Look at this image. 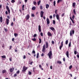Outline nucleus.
I'll return each mask as SVG.
<instances>
[{
  "instance_id": "18",
  "label": "nucleus",
  "mask_w": 79,
  "mask_h": 79,
  "mask_svg": "<svg viewBox=\"0 0 79 79\" xmlns=\"http://www.w3.org/2000/svg\"><path fill=\"white\" fill-rule=\"evenodd\" d=\"M0 22L2 23L3 22V17L2 16L0 17Z\"/></svg>"
},
{
  "instance_id": "48",
  "label": "nucleus",
  "mask_w": 79,
  "mask_h": 79,
  "mask_svg": "<svg viewBox=\"0 0 79 79\" xmlns=\"http://www.w3.org/2000/svg\"><path fill=\"white\" fill-rule=\"evenodd\" d=\"M40 35L41 36H43V33L42 32H41L40 33Z\"/></svg>"
},
{
  "instance_id": "59",
  "label": "nucleus",
  "mask_w": 79,
  "mask_h": 79,
  "mask_svg": "<svg viewBox=\"0 0 79 79\" xmlns=\"http://www.w3.org/2000/svg\"><path fill=\"white\" fill-rule=\"evenodd\" d=\"M39 67L40 68H42V66H41V65L40 64L39 65Z\"/></svg>"
},
{
  "instance_id": "35",
  "label": "nucleus",
  "mask_w": 79,
  "mask_h": 79,
  "mask_svg": "<svg viewBox=\"0 0 79 79\" xmlns=\"http://www.w3.org/2000/svg\"><path fill=\"white\" fill-rule=\"evenodd\" d=\"M11 3H15V0H12L11 1Z\"/></svg>"
},
{
  "instance_id": "53",
  "label": "nucleus",
  "mask_w": 79,
  "mask_h": 79,
  "mask_svg": "<svg viewBox=\"0 0 79 79\" xmlns=\"http://www.w3.org/2000/svg\"><path fill=\"white\" fill-rule=\"evenodd\" d=\"M57 10L56 9L55 11V13L56 14H57Z\"/></svg>"
},
{
  "instance_id": "9",
  "label": "nucleus",
  "mask_w": 79,
  "mask_h": 79,
  "mask_svg": "<svg viewBox=\"0 0 79 79\" xmlns=\"http://www.w3.org/2000/svg\"><path fill=\"white\" fill-rule=\"evenodd\" d=\"M65 54L66 55L67 58H69V52L68 51H67Z\"/></svg>"
},
{
  "instance_id": "51",
  "label": "nucleus",
  "mask_w": 79,
  "mask_h": 79,
  "mask_svg": "<svg viewBox=\"0 0 79 79\" xmlns=\"http://www.w3.org/2000/svg\"><path fill=\"white\" fill-rule=\"evenodd\" d=\"M10 24H11V26H13V22H12V23Z\"/></svg>"
},
{
  "instance_id": "13",
  "label": "nucleus",
  "mask_w": 79,
  "mask_h": 79,
  "mask_svg": "<svg viewBox=\"0 0 79 79\" xmlns=\"http://www.w3.org/2000/svg\"><path fill=\"white\" fill-rule=\"evenodd\" d=\"M25 18L26 20H28V19H29V14L27 15H26Z\"/></svg>"
},
{
  "instance_id": "61",
  "label": "nucleus",
  "mask_w": 79,
  "mask_h": 79,
  "mask_svg": "<svg viewBox=\"0 0 79 79\" xmlns=\"http://www.w3.org/2000/svg\"><path fill=\"white\" fill-rule=\"evenodd\" d=\"M72 18H73V19H74V15H73Z\"/></svg>"
},
{
  "instance_id": "16",
  "label": "nucleus",
  "mask_w": 79,
  "mask_h": 79,
  "mask_svg": "<svg viewBox=\"0 0 79 79\" xmlns=\"http://www.w3.org/2000/svg\"><path fill=\"white\" fill-rule=\"evenodd\" d=\"M48 36H52V35L50 32H48Z\"/></svg>"
},
{
  "instance_id": "56",
  "label": "nucleus",
  "mask_w": 79,
  "mask_h": 79,
  "mask_svg": "<svg viewBox=\"0 0 79 79\" xmlns=\"http://www.w3.org/2000/svg\"><path fill=\"white\" fill-rule=\"evenodd\" d=\"M64 13L62 14V17H63V16H64Z\"/></svg>"
},
{
  "instance_id": "46",
  "label": "nucleus",
  "mask_w": 79,
  "mask_h": 79,
  "mask_svg": "<svg viewBox=\"0 0 79 79\" xmlns=\"http://www.w3.org/2000/svg\"><path fill=\"white\" fill-rule=\"evenodd\" d=\"M17 74L16 73H15V74H14V77H16V76H17Z\"/></svg>"
},
{
  "instance_id": "31",
  "label": "nucleus",
  "mask_w": 79,
  "mask_h": 79,
  "mask_svg": "<svg viewBox=\"0 0 79 79\" xmlns=\"http://www.w3.org/2000/svg\"><path fill=\"white\" fill-rule=\"evenodd\" d=\"M32 40L33 41H36V39L35 38H34L32 39Z\"/></svg>"
},
{
  "instance_id": "60",
  "label": "nucleus",
  "mask_w": 79,
  "mask_h": 79,
  "mask_svg": "<svg viewBox=\"0 0 79 79\" xmlns=\"http://www.w3.org/2000/svg\"><path fill=\"white\" fill-rule=\"evenodd\" d=\"M7 18L8 19H10V17L8 15L7 16Z\"/></svg>"
},
{
  "instance_id": "36",
  "label": "nucleus",
  "mask_w": 79,
  "mask_h": 79,
  "mask_svg": "<svg viewBox=\"0 0 79 79\" xmlns=\"http://www.w3.org/2000/svg\"><path fill=\"white\" fill-rule=\"evenodd\" d=\"M73 68V66H72V65H71L69 67V69H71V68Z\"/></svg>"
},
{
  "instance_id": "3",
  "label": "nucleus",
  "mask_w": 79,
  "mask_h": 79,
  "mask_svg": "<svg viewBox=\"0 0 79 79\" xmlns=\"http://www.w3.org/2000/svg\"><path fill=\"white\" fill-rule=\"evenodd\" d=\"M45 45L44 44L43 47L42 52L43 53H45Z\"/></svg>"
},
{
  "instance_id": "52",
  "label": "nucleus",
  "mask_w": 79,
  "mask_h": 79,
  "mask_svg": "<svg viewBox=\"0 0 79 79\" xmlns=\"http://www.w3.org/2000/svg\"><path fill=\"white\" fill-rule=\"evenodd\" d=\"M15 40V38H13L12 39V41H13Z\"/></svg>"
},
{
  "instance_id": "50",
  "label": "nucleus",
  "mask_w": 79,
  "mask_h": 79,
  "mask_svg": "<svg viewBox=\"0 0 79 79\" xmlns=\"http://www.w3.org/2000/svg\"><path fill=\"white\" fill-rule=\"evenodd\" d=\"M32 63H33V61H31V62L29 63V64H30L31 65H32Z\"/></svg>"
},
{
  "instance_id": "58",
  "label": "nucleus",
  "mask_w": 79,
  "mask_h": 79,
  "mask_svg": "<svg viewBox=\"0 0 79 79\" xmlns=\"http://www.w3.org/2000/svg\"><path fill=\"white\" fill-rule=\"evenodd\" d=\"M5 14L6 15H8V11H6Z\"/></svg>"
},
{
  "instance_id": "62",
  "label": "nucleus",
  "mask_w": 79,
  "mask_h": 79,
  "mask_svg": "<svg viewBox=\"0 0 79 79\" xmlns=\"http://www.w3.org/2000/svg\"><path fill=\"white\" fill-rule=\"evenodd\" d=\"M49 18L50 19H52V15L50 16L49 17Z\"/></svg>"
},
{
  "instance_id": "7",
  "label": "nucleus",
  "mask_w": 79,
  "mask_h": 79,
  "mask_svg": "<svg viewBox=\"0 0 79 79\" xmlns=\"http://www.w3.org/2000/svg\"><path fill=\"white\" fill-rule=\"evenodd\" d=\"M63 47V41H62L61 42L60 46L59 48L60 50H61V48Z\"/></svg>"
},
{
  "instance_id": "4",
  "label": "nucleus",
  "mask_w": 79,
  "mask_h": 79,
  "mask_svg": "<svg viewBox=\"0 0 79 79\" xmlns=\"http://www.w3.org/2000/svg\"><path fill=\"white\" fill-rule=\"evenodd\" d=\"M6 8L7 11H8L9 15H10V8H9L8 6H6Z\"/></svg>"
},
{
  "instance_id": "1",
  "label": "nucleus",
  "mask_w": 79,
  "mask_h": 79,
  "mask_svg": "<svg viewBox=\"0 0 79 79\" xmlns=\"http://www.w3.org/2000/svg\"><path fill=\"white\" fill-rule=\"evenodd\" d=\"M52 51H50L49 53L48 54V56L49 59H52Z\"/></svg>"
},
{
  "instance_id": "20",
  "label": "nucleus",
  "mask_w": 79,
  "mask_h": 79,
  "mask_svg": "<svg viewBox=\"0 0 79 79\" xmlns=\"http://www.w3.org/2000/svg\"><path fill=\"white\" fill-rule=\"evenodd\" d=\"M6 73V70H3L2 71V74H4V73Z\"/></svg>"
},
{
  "instance_id": "54",
  "label": "nucleus",
  "mask_w": 79,
  "mask_h": 79,
  "mask_svg": "<svg viewBox=\"0 0 79 79\" xmlns=\"http://www.w3.org/2000/svg\"><path fill=\"white\" fill-rule=\"evenodd\" d=\"M35 15H34V14H31V16L32 17H34V16Z\"/></svg>"
},
{
  "instance_id": "6",
  "label": "nucleus",
  "mask_w": 79,
  "mask_h": 79,
  "mask_svg": "<svg viewBox=\"0 0 79 79\" xmlns=\"http://www.w3.org/2000/svg\"><path fill=\"white\" fill-rule=\"evenodd\" d=\"M56 17L57 18V20H58L59 21H60V15H58V14H56Z\"/></svg>"
},
{
  "instance_id": "57",
  "label": "nucleus",
  "mask_w": 79,
  "mask_h": 79,
  "mask_svg": "<svg viewBox=\"0 0 79 79\" xmlns=\"http://www.w3.org/2000/svg\"><path fill=\"white\" fill-rule=\"evenodd\" d=\"M23 59H26V56L25 55L23 56Z\"/></svg>"
},
{
  "instance_id": "17",
  "label": "nucleus",
  "mask_w": 79,
  "mask_h": 79,
  "mask_svg": "<svg viewBox=\"0 0 79 79\" xmlns=\"http://www.w3.org/2000/svg\"><path fill=\"white\" fill-rule=\"evenodd\" d=\"M45 44L46 45V48H47L48 47V44L47 42H45Z\"/></svg>"
},
{
  "instance_id": "49",
  "label": "nucleus",
  "mask_w": 79,
  "mask_h": 79,
  "mask_svg": "<svg viewBox=\"0 0 79 79\" xmlns=\"http://www.w3.org/2000/svg\"><path fill=\"white\" fill-rule=\"evenodd\" d=\"M32 53H34V54H35V51H33Z\"/></svg>"
},
{
  "instance_id": "32",
  "label": "nucleus",
  "mask_w": 79,
  "mask_h": 79,
  "mask_svg": "<svg viewBox=\"0 0 79 79\" xmlns=\"http://www.w3.org/2000/svg\"><path fill=\"white\" fill-rule=\"evenodd\" d=\"M68 44V40H67L65 41V44L67 45Z\"/></svg>"
},
{
  "instance_id": "42",
  "label": "nucleus",
  "mask_w": 79,
  "mask_h": 79,
  "mask_svg": "<svg viewBox=\"0 0 79 79\" xmlns=\"http://www.w3.org/2000/svg\"><path fill=\"white\" fill-rule=\"evenodd\" d=\"M71 42H70L69 43V47H71Z\"/></svg>"
},
{
  "instance_id": "2",
  "label": "nucleus",
  "mask_w": 79,
  "mask_h": 79,
  "mask_svg": "<svg viewBox=\"0 0 79 79\" xmlns=\"http://www.w3.org/2000/svg\"><path fill=\"white\" fill-rule=\"evenodd\" d=\"M27 69V67H26V66H24L22 71V72H26V71Z\"/></svg>"
},
{
  "instance_id": "41",
  "label": "nucleus",
  "mask_w": 79,
  "mask_h": 79,
  "mask_svg": "<svg viewBox=\"0 0 79 79\" xmlns=\"http://www.w3.org/2000/svg\"><path fill=\"white\" fill-rule=\"evenodd\" d=\"M77 51H74V53L75 55H76V54H77Z\"/></svg>"
},
{
  "instance_id": "19",
  "label": "nucleus",
  "mask_w": 79,
  "mask_h": 79,
  "mask_svg": "<svg viewBox=\"0 0 79 79\" xmlns=\"http://www.w3.org/2000/svg\"><path fill=\"white\" fill-rule=\"evenodd\" d=\"M49 5L47 4L46 5V8L47 9H48L49 8Z\"/></svg>"
},
{
  "instance_id": "28",
  "label": "nucleus",
  "mask_w": 79,
  "mask_h": 79,
  "mask_svg": "<svg viewBox=\"0 0 79 79\" xmlns=\"http://www.w3.org/2000/svg\"><path fill=\"white\" fill-rule=\"evenodd\" d=\"M33 3L34 5H37V2L35 1H34L33 2Z\"/></svg>"
},
{
  "instance_id": "12",
  "label": "nucleus",
  "mask_w": 79,
  "mask_h": 79,
  "mask_svg": "<svg viewBox=\"0 0 79 79\" xmlns=\"http://www.w3.org/2000/svg\"><path fill=\"white\" fill-rule=\"evenodd\" d=\"M14 70H15V68L14 67H12V68L10 69V73H13Z\"/></svg>"
},
{
  "instance_id": "34",
  "label": "nucleus",
  "mask_w": 79,
  "mask_h": 79,
  "mask_svg": "<svg viewBox=\"0 0 79 79\" xmlns=\"http://www.w3.org/2000/svg\"><path fill=\"white\" fill-rule=\"evenodd\" d=\"M73 12L75 14V15H76V11H75V9L73 10Z\"/></svg>"
},
{
  "instance_id": "64",
  "label": "nucleus",
  "mask_w": 79,
  "mask_h": 79,
  "mask_svg": "<svg viewBox=\"0 0 79 79\" xmlns=\"http://www.w3.org/2000/svg\"><path fill=\"white\" fill-rule=\"evenodd\" d=\"M27 0H25V3H27Z\"/></svg>"
},
{
  "instance_id": "47",
  "label": "nucleus",
  "mask_w": 79,
  "mask_h": 79,
  "mask_svg": "<svg viewBox=\"0 0 79 79\" xmlns=\"http://www.w3.org/2000/svg\"><path fill=\"white\" fill-rule=\"evenodd\" d=\"M10 48H9V50H11V48H12V46H10Z\"/></svg>"
},
{
  "instance_id": "10",
  "label": "nucleus",
  "mask_w": 79,
  "mask_h": 79,
  "mask_svg": "<svg viewBox=\"0 0 79 79\" xmlns=\"http://www.w3.org/2000/svg\"><path fill=\"white\" fill-rule=\"evenodd\" d=\"M44 12L43 11H41L40 13V16L41 18H43V16L44 15Z\"/></svg>"
},
{
  "instance_id": "14",
  "label": "nucleus",
  "mask_w": 79,
  "mask_h": 79,
  "mask_svg": "<svg viewBox=\"0 0 79 79\" xmlns=\"http://www.w3.org/2000/svg\"><path fill=\"white\" fill-rule=\"evenodd\" d=\"M46 21L47 24H50V20L48 18L47 19Z\"/></svg>"
},
{
  "instance_id": "43",
  "label": "nucleus",
  "mask_w": 79,
  "mask_h": 79,
  "mask_svg": "<svg viewBox=\"0 0 79 79\" xmlns=\"http://www.w3.org/2000/svg\"><path fill=\"white\" fill-rule=\"evenodd\" d=\"M31 74L32 73L30 71L28 72V74L29 75H31Z\"/></svg>"
},
{
  "instance_id": "44",
  "label": "nucleus",
  "mask_w": 79,
  "mask_h": 79,
  "mask_svg": "<svg viewBox=\"0 0 79 79\" xmlns=\"http://www.w3.org/2000/svg\"><path fill=\"white\" fill-rule=\"evenodd\" d=\"M52 43L53 45H54V44H55V42H54V41H52Z\"/></svg>"
},
{
  "instance_id": "22",
  "label": "nucleus",
  "mask_w": 79,
  "mask_h": 79,
  "mask_svg": "<svg viewBox=\"0 0 79 79\" xmlns=\"http://www.w3.org/2000/svg\"><path fill=\"white\" fill-rule=\"evenodd\" d=\"M38 5H39L40 4V3H41V1L40 0L38 2H37Z\"/></svg>"
},
{
  "instance_id": "21",
  "label": "nucleus",
  "mask_w": 79,
  "mask_h": 79,
  "mask_svg": "<svg viewBox=\"0 0 79 79\" xmlns=\"http://www.w3.org/2000/svg\"><path fill=\"white\" fill-rule=\"evenodd\" d=\"M35 9H36V7L35 6H33L31 8L32 10H35Z\"/></svg>"
},
{
  "instance_id": "15",
  "label": "nucleus",
  "mask_w": 79,
  "mask_h": 79,
  "mask_svg": "<svg viewBox=\"0 0 79 79\" xmlns=\"http://www.w3.org/2000/svg\"><path fill=\"white\" fill-rule=\"evenodd\" d=\"M49 29H51V30H52V31H55V28L53 27H51L49 28Z\"/></svg>"
},
{
  "instance_id": "8",
  "label": "nucleus",
  "mask_w": 79,
  "mask_h": 79,
  "mask_svg": "<svg viewBox=\"0 0 79 79\" xmlns=\"http://www.w3.org/2000/svg\"><path fill=\"white\" fill-rule=\"evenodd\" d=\"M6 22L7 25H8L9 23H10V20L8 19H6Z\"/></svg>"
},
{
  "instance_id": "26",
  "label": "nucleus",
  "mask_w": 79,
  "mask_h": 79,
  "mask_svg": "<svg viewBox=\"0 0 79 79\" xmlns=\"http://www.w3.org/2000/svg\"><path fill=\"white\" fill-rule=\"evenodd\" d=\"M14 36L15 37H18V34L17 33H14Z\"/></svg>"
},
{
  "instance_id": "37",
  "label": "nucleus",
  "mask_w": 79,
  "mask_h": 79,
  "mask_svg": "<svg viewBox=\"0 0 79 79\" xmlns=\"http://www.w3.org/2000/svg\"><path fill=\"white\" fill-rule=\"evenodd\" d=\"M53 3H54V6H55V4H56V1H54Z\"/></svg>"
},
{
  "instance_id": "27",
  "label": "nucleus",
  "mask_w": 79,
  "mask_h": 79,
  "mask_svg": "<svg viewBox=\"0 0 79 79\" xmlns=\"http://www.w3.org/2000/svg\"><path fill=\"white\" fill-rule=\"evenodd\" d=\"M4 30L5 31V32H7V31H8V29H7V28H6L5 27H4Z\"/></svg>"
},
{
  "instance_id": "39",
  "label": "nucleus",
  "mask_w": 79,
  "mask_h": 79,
  "mask_svg": "<svg viewBox=\"0 0 79 79\" xmlns=\"http://www.w3.org/2000/svg\"><path fill=\"white\" fill-rule=\"evenodd\" d=\"M55 20H53V24H55Z\"/></svg>"
},
{
  "instance_id": "29",
  "label": "nucleus",
  "mask_w": 79,
  "mask_h": 79,
  "mask_svg": "<svg viewBox=\"0 0 79 79\" xmlns=\"http://www.w3.org/2000/svg\"><path fill=\"white\" fill-rule=\"evenodd\" d=\"M39 53H38L37 54V56H36L37 58H39Z\"/></svg>"
},
{
  "instance_id": "11",
  "label": "nucleus",
  "mask_w": 79,
  "mask_h": 79,
  "mask_svg": "<svg viewBox=\"0 0 79 79\" xmlns=\"http://www.w3.org/2000/svg\"><path fill=\"white\" fill-rule=\"evenodd\" d=\"M38 30L40 32L42 31V29H41V26H40V25H39L38 26Z\"/></svg>"
},
{
  "instance_id": "33",
  "label": "nucleus",
  "mask_w": 79,
  "mask_h": 79,
  "mask_svg": "<svg viewBox=\"0 0 79 79\" xmlns=\"http://www.w3.org/2000/svg\"><path fill=\"white\" fill-rule=\"evenodd\" d=\"M62 2V0H58L57 1V3H59L60 2Z\"/></svg>"
},
{
  "instance_id": "30",
  "label": "nucleus",
  "mask_w": 79,
  "mask_h": 79,
  "mask_svg": "<svg viewBox=\"0 0 79 79\" xmlns=\"http://www.w3.org/2000/svg\"><path fill=\"white\" fill-rule=\"evenodd\" d=\"M1 57L2 58H6V56L5 55L1 56Z\"/></svg>"
},
{
  "instance_id": "23",
  "label": "nucleus",
  "mask_w": 79,
  "mask_h": 79,
  "mask_svg": "<svg viewBox=\"0 0 79 79\" xmlns=\"http://www.w3.org/2000/svg\"><path fill=\"white\" fill-rule=\"evenodd\" d=\"M75 6H76V3L73 2V8H74L75 7Z\"/></svg>"
},
{
  "instance_id": "38",
  "label": "nucleus",
  "mask_w": 79,
  "mask_h": 79,
  "mask_svg": "<svg viewBox=\"0 0 79 79\" xmlns=\"http://www.w3.org/2000/svg\"><path fill=\"white\" fill-rule=\"evenodd\" d=\"M20 71H19V70L18 71H17L16 72V73L18 74H19V72Z\"/></svg>"
},
{
  "instance_id": "24",
  "label": "nucleus",
  "mask_w": 79,
  "mask_h": 79,
  "mask_svg": "<svg viewBox=\"0 0 79 79\" xmlns=\"http://www.w3.org/2000/svg\"><path fill=\"white\" fill-rule=\"evenodd\" d=\"M42 43V40L41 38L39 39V44H41Z\"/></svg>"
},
{
  "instance_id": "45",
  "label": "nucleus",
  "mask_w": 79,
  "mask_h": 79,
  "mask_svg": "<svg viewBox=\"0 0 79 79\" xmlns=\"http://www.w3.org/2000/svg\"><path fill=\"white\" fill-rule=\"evenodd\" d=\"M34 37H37V34H35L33 35Z\"/></svg>"
},
{
  "instance_id": "63",
  "label": "nucleus",
  "mask_w": 79,
  "mask_h": 79,
  "mask_svg": "<svg viewBox=\"0 0 79 79\" xmlns=\"http://www.w3.org/2000/svg\"><path fill=\"white\" fill-rule=\"evenodd\" d=\"M44 53H42V54L41 55V56H44Z\"/></svg>"
},
{
  "instance_id": "40",
  "label": "nucleus",
  "mask_w": 79,
  "mask_h": 79,
  "mask_svg": "<svg viewBox=\"0 0 79 79\" xmlns=\"http://www.w3.org/2000/svg\"><path fill=\"white\" fill-rule=\"evenodd\" d=\"M40 8L41 10H42V9H43V7H42V6H40Z\"/></svg>"
},
{
  "instance_id": "5",
  "label": "nucleus",
  "mask_w": 79,
  "mask_h": 79,
  "mask_svg": "<svg viewBox=\"0 0 79 79\" xmlns=\"http://www.w3.org/2000/svg\"><path fill=\"white\" fill-rule=\"evenodd\" d=\"M74 34V30H73L72 31V30H71L70 31V36H72V35L73 34Z\"/></svg>"
},
{
  "instance_id": "55",
  "label": "nucleus",
  "mask_w": 79,
  "mask_h": 79,
  "mask_svg": "<svg viewBox=\"0 0 79 79\" xmlns=\"http://www.w3.org/2000/svg\"><path fill=\"white\" fill-rule=\"evenodd\" d=\"M71 21H72L73 24H74V20L72 19V20H71Z\"/></svg>"
},
{
  "instance_id": "25",
  "label": "nucleus",
  "mask_w": 79,
  "mask_h": 79,
  "mask_svg": "<svg viewBox=\"0 0 79 79\" xmlns=\"http://www.w3.org/2000/svg\"><path fill=\"white\" fill-rule=\"evenodd\" d=\"M57 63H58V64H61V63H62V62H61V61H57Z\"/></svg>"
}]
</instances>
